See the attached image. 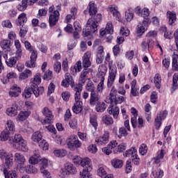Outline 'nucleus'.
Instances as JSON below:
<instances>
[{
	"mask_svg": "<svg viewBox=\"0 0 178 178\" xmlns=\"http://www.w3.org/2000/svg\"><path fill=\"white\" fill-rule=\"evenodd\" d=\"M74 99H75V103L72 106V111L74 113H76V114L80 113V112L83 111V102L80 101V99H81V93H80L79 97L77 98L75 92Z\"/></svg>",
	"mask_w": 178,
	"mask_h": 178,
	"instance_id": "obj_13",
	"label": "nucleus"
},
{
	"mask_svg": "<svg viewBox=\"0 0 178 178\" xmlns=\"http://www.w3.org/2000/svg\"><path fill=\"white\" fill-rule=\"evenodd\" d=\"M87 9L90 16H92V17L88 19L86 24V28L85 30H83V35L84 38L91 40V38H92V34L96 31H98V24H99L102 20V15L99 13L97 14L98 10L95 2L94 1H90L88 3Z\"/></svg>",
	"mask_w": 178,
	"mask_h": 178,
	"instance_id": "obj_1",
	"label": "nucleus"
},
{
	"mask_svg": "<svg viewBox=\"0 0 178 178\" xmlns=\"http://www.w3.org/2000/svg\"><path fill=\"white\" fill-rule=\"evenodd\" d=\"M97 119L96 115H92L90 117V123L91 126L94 127L95 130H97V128L98 127V120Z\"/></svg>",
	"mask_w": 178,
	"mask_h": 178,
	"instance_id": "obj_45",
	"label": "nucleus"
},
{
	"mask_svg": "<svg viewBox=\"0 0 178 178\" xmlns=\"http://www.w3.org/2000/svg\"><path fill=\"white\" fill-rule=\"evenodd\" d=\"M134 12L138 16L143 17L144 20L143 21V24L145 26L148 27L151 23V19H149V9L144 8L141 10V7L137 6L134 9Z\"/></svg>",
	"mask_w": 178,
	"mask_h": 178,
	"instance_id": "obj_5",
	"label": "nucleus"
},
{
	"mask_svg": "<svg viewBox=\"0 0 178 178\" xmlns=\"http://www.w3.org/2000/svg\"><path fill=\"white\" fill-rule=\"evenodd\" d=\"M108 76L107 79V88H112V86L115 83V80H116V74H118V67L115 63H113V60L108 61Z\"/></svg>",
	"mask_w": 178,
	"mask_h": 178,
	"instance_id": "obj_4",
	"label": "nucleus"
},
{
	"mask_svg": "<svg viewBox=\"0 0 178 178\" xmlns=\"http://www.w3.org/2000/svg\"><path fill=\"white\" fill-rule=\"evenodd\" d=\"M14 45L17 49L15 55L17 59H20V58H22V56L23 55V50L22 49V43H20V40H15L14 42Z\"/></svg>",
	"mask_w": 178,
	"mask_h": 178,
	"instance_id": "obj_17",
	"label": "nucleus"
},
{
	"mask_svg": "<svg viewBox=\"0 0 178 178\" xmlns=\"http://www.w3.org/2000/svg\"><path fill=\"white\" fill-rule=\"evenodd\" d=\"M81 61H77L74 65L72 66L70 68V72L72 74H75V73H79V72H81Z\"/></svg>",
	"mask_w": 178,
	"mask_h": 178,
	"instance_id": "obj_31",
	"label": "nucleus"
},
{
	"mask_svg": "<svg viewBox=\"0 0 178 178\" xmlns=\"http://www.w3.org/2000/svg\"><path fill=\"white\" fill-rule=\"evenodd\" d=\"M167 19H168L169 24L172 26V24H173L176 22V19H177L176 13L173 11H168Z\"/></svg>",
	"mask_w": 178,
	"mask_h": 178,
	"instance_id": "obj_26",
	"label": "nucleus"
},
{
	"mask_svg": "<svg viewBox=\"0 0 178 178\" xmlns=\"http://www.w3.org/2000/svg\"><path fill=\"white\" fill-rule=\"evenodd\" d=\"M163 152H165V150L163 149H161L160 152H158L157 156L154 158V163H156V165L161 163V159H163V157L165 156Z\"/></svg>",
	"mask_w": 178,
	"mask_h": 178,
	"instance_id": "obj_38",
	"label": "nucleus"
},
{
	"mask_svg": "<svg viewBox=\"0 0 178 178\" xmlns=\"http://www.w3.org/2000/svg\"><path fill=\"white\" fill-rule=\"evenodd\" d=\"M65 79L68 82L70 86H71L72 88H73L74 91H76V84H74L73 76H72L70 73H66L65 75Z\"/></svg>",
	"mask_w": 178,
	"mask_h": 178,
	"instance_id": "obj_34",
	"label": "nucleus"
},
{
	"mask_svg": "<svg viewBox=\"0 0 178 178\" xmlns=\"http://www.w3.org/2000/svg\"><path fill=\"white\" fill-rule=\"evenodd\" d=\"M31 115V112L27 111H20L16 118L17 122H24L26 119Z\"/></svg>",
	"mask_w": 178,
	"mask_h": 178,
	"instance_id": "obj_22",
	"label": "nucleus"
},
{
	"mask_svg": "<svg viewBox=\"0 0 178 178\" xmlns=\"http://www.w3.org/2000/svg\"><path fill=\"white\" fill-rule=\"evenodd\" d=\"M39 147H40V148L43 149V151H47L49 147V145L48 144V142L47 140H42L39 143Z\"/></svg>",
	"mask_w": 178,
	"mask_h": 178,
	"instance_id": "obj_57",
	"label": "nucleus"
},
{
	"mask_svg": "<svg viewBox=\"0 0 178 178\" xmlns=\"http://www.w3.org/2000/svg\"><path fill=\"white\" fill-rule=\"evenodd\" d=\"M125 156L129 157L131 156V159L138 157V154H137V150L136 148H131L126 151Z\"/></svg>",
	"mask_w": 178,
	"mask_h": 178,
	"instance_id": "obj_33",
	"label": "nucleus"
},
{
	"mask_svg": "<svg viewBox=\"0 0 178 178\" xmlns=\"http://www.w3.org/2000/svg\"><path fill=\"white\" fill-rule=\"evenodd\" d=\"M106 72H108V68H106V66L104 65L99 66L98 72H99V76H101V79H105V76L106 75Z\"/></svg>",
	"mask_w": 178,
	"mask_h": 178,
	"instance_id": "obj_39",
	"label": "nucleus"
},
{
	"mask_svg": "<svg viewBox=\"0 0 178 178\" xmlns=\"http://www.w3.org/2000/svg\"><path fill=\"white\" fill-rule=\"evenodd\" d=\"M6 113L8 116L15 118V116L17 115V106H15L14 107H9L8 108H7Z\"/></svg>",
	"mask_w": 178,
	"mask_h": 178,
	"instance_id": "obj_36",
	"label": "nucleus"
},
{
	"mask_svg": "<svg viewBox=\"0 0 178 178\" xmlns=\"http://www.w3.org/2000/svg\"><path fill=\"white\" fill-rule=\"evenodd\" d=\"M105 29L107 32V34L113 33V25L112 24L111 22H107Z\"/></svg>",
	"mask_w": 178,
	"mask_h": 178,
	"instance_id": "obj_61",
	"label": "nucleus"
},
{
	"mask_svg": "<svg viewBox=\"0 0 178 178\" xmlns=\"http://www.w3.org/2000/svg\"><path fill=\"white\" fill-rule=\"evenodd\" d=\"M147 27L148 26H145V25H144L143 22L141 24H139L138 25L136 31L137 34H138V35H143V34H144V33H145V31H147Z\"/></svg>",
	"mask_w": 178,
	"mask_h": 178,
	"instance_id": "obj_46",
	"label": "nucleus"
},
{
	"mask_svg": "<svg viewBox=\"0 0 178 178\" xmlns=\"http://www.w3.org/2000/svg\"><path fill=\"white\" fill-rule=\"evenodd\" d=\"M106 109V104H105L104 102L100 101L95 104V111L99 113H102V112L105 111Z\"/></svg>",
	"mask_w": 178,
	"mask_h": 178,
	"instance_id": "obj_29",
	"label": "nucleus"
},
{
	"mask_svg": "<svg viewBox=\"0 0 178 178\" xmlns=\"http://www.w3.org/2000/svg\"><path fill=\"white\" fill-rule=\"evenodd\" d=\"M42 112L45 117L44 120H41L42 124H51V123H54V114L48 107H44Z\"/></svg>",
	"mask_w": 178,
	"mask_h": 178,
	"instance_id": "obj_9",
	"label": "nucleus"
},
{
	"mask_svg": "<svg viewBox=\"0 0 178 178\" xmlns=\"http://www.w3.org/2000/svg\"><path fill=\"white\" fill-rule=\"evenodd\" d=\"M33 94H34L33 88H26L24 92L22 93V97H24V98H31Z\"/></svg>",
	"mask_w": 178,
	"mask_h": 178,
	"instance_id": "obj_42",
	"label": "nucleus"
},
{
	"mask_svg": "<svg viewBox=\"0 0 178 178\" xmlns=\"http://www.w3.org/2000/svg\"><path fill=\"white\" fill-rule=\"evenodd\" d=\"M54 154L55 155V156L57 157H63V156H66V154H67V151L65 150V149H56L54 151Z\"/></svg>",
	"mask_w": 178,
	"mask_h": 178,
	"instance_id": "obj_53",
	"label": "nucleus"
},
{
	"mask_svg": "<svg viewBox=\"0 0 178 178\" xmlns=\"http://www.w3.org/2000/svg\"><path fill=\"white\" fill-rule=\"evenodd\" d=\"M111 137V132L109 131H104L102 136L96 138L95 142L97 145H106L109 143V138Z\"/></svg>",
	"mask_w": 178,
	"mask_h": 178,
	"instance_id": "obj_12",
	"label": "nucleus"
},
{
	"mask_svg": "<svg viewBox=\"0 0 178 178\" xmlns=\"http://www.w3.org/2000/svg\"><path fill=\"white\" fill-rule=\"evenodd\" d=\"M125 19L127 22H131L134 19V13L130 11V10H128L125 12Z\"/></svg>",
	"mask_w": 178,
	"mask_h": 178,
	"instance_id": "obj_59",
	"label": "nucleus"
},
{
	"mask_svg": "<svg viewBox=\"0 0 178 178\" xmlns=\"http://www.w3.org/2000/svg\"><path fill=\"white\" fill-rule=\"evenodd\" d=\"M86 90L88 92H95V85L91 81H89L86 85Z\"/></svg>",
	"mask_w": 178,
	"mask_h": 178,
	"instance_id": "obj_48",
	"label": "nucleus"
},
{
	"mask_svg": "<svg viewBox=\"0 0 178 178\" xmlns=\"http://www.w3.org/2000/svg\"><path fill=\"white\" fill-rule=\"evenodd\" d=\"M40 172L43 175L44 178H51V173L47 170L48 168V159L45 158L40 159Z\"/></svg>",
	"mask_w": 178,
	"mask_h": 178,
	"instance_id": "obj_11",
	"label": "nucleus"
},
{
	"mask_svg": "<svg viewBox=\"0 0 178 178\" xmlns=\"http://www.w3.org/2000/svg\"><path fill=\"white\" fill-rule=\"evenodd\" d=\"M12 45V42L10 40H3L0 42V47L2 49H6V51H10V47Z\"/></svg>",
	"mask_w": 178,
	"mask_h": 178,
	"instance_id": "obj_32",
	"label": "nucleus"
},
{
	"mask_svg": "<svg viewBox=\"0 0 178 178\" xmlns=\"http://www.w3.org/2000/svg\"><path fill=\"white\" fill-rule=\"evenodd\" d=\"M60 10H62V8L59 5L56 6V10L54 6H51L49 8V24L50 27H54L59 22L60 16L59 12H60Z\"/></svg>",
	"mask_w": 178,
	"mask_h": 178,
	"instance_id": "obj_3",
	"label": "nucleus"
},
{
	"mask_svg": "<svg viewBox=\"0 0 178 178\" xmlns=\"http://www.w3.org/2000/svg\"><path fill=\"white\" fill-rule=\"evenodd\" d=\"M65 169L70 175H76V173H77V170L76 169V167H74V165H73L72 163H65Z\"/></svg>",
	"mask_w": 178,
	"mask_h": 178,
	"instance_id": "obj_30",
	"label": "nucleus"
},
{
	"mask_svg": "<svg viewBox=\"0 0 178 178\" xmlns=\"http://www.w3.org/2000/svg\"><path fill=\"white\" fill-rule=\"evenodd\" d=\"M0 159L5 160L4 165L8 169H10L13 166V154L12 153H6L5 149H0Z\"/></svg>",
	"mask_w": 178,
	"mask_h": 178,
	"instance_id": "obj_7",
	"label": "nucleus"
},
{
	"mask_svg": "<svg viewBox=\"0 0 178 178\" xmlns=\"http://www.w3.org/2000/svg\"><path fill=\"white\" fill-rule=\"evenodd\" d=\"M67 147L70 151H74L78 148H81V141L79 140V138L76 135L72 134L66 140Z\"/></svg>",
	"mask_w": 178,
	"mask_h": 178,
	"instance_id": "obj_6",
	"label": "nucleus"
},
{
	"mask_svg": "<svg viewBox=\"0 0 178 178\" xmlns=\"http://www.w3.org/2000/svg\"><path fill=\"white\" fill-rule=\"evenodd\" d=\"M105 81V78H101L100 82L97 86V91L96 92H98V94L102 93V91H104V82Z\"/></svg>",
	"mask_w": 178,
	"mask_h": 178,
	"instance_id": "obj_51",
	"label": "nucleus"
},
{
	"mask_svg": "<svg viewBox=\"0 0 178 178\" xmlns=\"http://www.w3.org/2000/svg\"><path fill=\"white\" fill-rule=\"evenodd\" d=\"M154 84L156 88H161V84H162V77L161 76V74H156L154 76Z\"/></svg>",
	"mask_w": 178,
	"mask_h": 178,
	"instance_id": "obj_40",
	"label": "nucleus"
},
{
	"mask_svg": "<svg viewBox=\"0 0 178 178\" xmlns=\"http://www.w3.org/2000/svg\"><path fill=\"white\" fill-rule=\"evenodd\" d=\"M24 23H27V15L22 13L18 16L15 24L17 26H24Z\"/></svg>",
	"mask_w": 178,
	"mask_h": 178,
	"instance_id": "obj_23",
	"label": "nucleus"
},
{
	"mask_svg": "<svg viewBox=\"0 0 178 178\" xmlns=\"http://www.w3.org/2000/svg\"><path fill=\"white\" fill-rule=\"evenodd\" d=\"M40 159V151L35 150L33 156L29 158V163L32 165H36Z\"/></svg>",
	"mask_w": 178,
	"mask_h": 178,
	"instance_id": "obj_25",
	"label": "nucleus"
},
{
	"mask_svg": "<svg viewBox=\"0 0 178 178\" xmlns=\"http://www.w3.org/2000/svg\"><path fill=\"white\" fill-rule=\"evenodd\" d=\"M14 158L17 163H19V165H24V163L26 162V158H24V156L22 153H15Z\"/></svg>",
	"mask_w": 178,
	"mask_h": 178,
	"instance_id": "obj_28",
	"label": "nucleus"
},
{
	"mask_svg": "<svg viewBox=\"0 0 178 178\" xmlns=\"http://www.w3.org/2000/svg\"><path fill=\"white\" fill-rule=\"evenodd\" d=\"M155 45V41L152 40L151 38H145L141 42L140 47L142 48L143 52H147L150 49H152Z\"/></svg>",
	"mask_w": 178,
	"mask_h": 178,
	"instance_id": "obj_10",
	"label": "nucleus"
},
{
	"mask_svg": "<svg viewBox=\"0 0 178 178\" xmlns=\"http://www.w3.org/2000/svg\"><path fill=\"white\" fill-rule=\"evenodd\" d=\"M118 145H119L118 144V141L116 140H112L108 145V146L110 147L113 152H115V150L117 149Z\"/></svg>",
	"mask_w": 178,
	"mask_h": 178,
	"instance_id": "obj_64",
	"label": "nucleus"
},
{
	"mask_svg": "<svg viewBox=\"0 0 178 178\" xmlns=\"http://www.w3.org/2000/svg\"><path fill=\"white\" fill-rule=\"evenodd\" d=\"M91 170H88V168H83L82 172H80L81 178H90L91 177V175H90V172Z\"/></svg>",
	"mask_w": 178,
	"mask_h": 178,
	"instance_id": "obj_55",
	"label": "nucleus"
},
{
	"mask_svg": "<svg viewBox=\"0 0 178 178\" xmlns=\"http://www.w3.org/2000/svg\"><path fill=\"white\" fill-rule=\"evenodd\" d=\"M148 152V147H147V145L143 143L139 147V154L140 155H145Z\"/></svg>",
	"mask_w": 178,
	"mask_h": 178,
	"instance_id": "obj_56",
	"label": "nucleus"
},
{
	"mask_svg": "<svg viewBox=\"0 0 178 178\" xmlns=\"http://www.w3.org/2000/svg\"><path fill=\"white\" fill-rule=\"evenodd\" d=\"M140 88L137 86V80L134 79L131 82V94L133 97H137L138 95V91Z\"/></svg>",
	"mask_w": 178,
	"mask_h": 178,
	"instance_id": "obj_24",
	"label": "nucleus"
},
{
	"mask_svg": "<svg viewBox=\"0 0 178 178\" xmlns=\"http://www.w3.org/2000/svg\"><path fill=\"white\" fill-rule=\"evenodd\" d=\"M111 104H115V105H118L119 104H123V102H126V97L121 96L120 95H117L114 96L113 98L110 99Z\"/></svg>",
	"mask_w": 178,
	"mask_h": 178,
	"instance_id": "obj_21",
	"label": "nucleus"
},
{
	"mask_svg": "<svg viewBox=\"0 0 178 178\" xmlns=\"http://www.w3.org/2000/svg\"><path fill=\"white\" fill-rule=\"evenodd\" d=\"M33 94L36 98L44 94V87L35 86L33 88Z\"/></svg>",
	"mask_w": 178,
	"mask_h": 178,
	"instance_id": "obj_43",
	"label": "nucleus"
},
{
	"mask_svg": "<svg viewBox=\"0 0 178 178\" xmlns=\"http://www.w3.org/2000/svg\"><path fill=\"white\" fill-rule=\"evenodd\" d=\"M17 56L15 57H10L8 60H6V63L8 67H15L16 66V63H17Z\"/></svg>",
	"mask_w": 178,
	"mask_h": 178,
	"instance_id": "obj_37",
	"label": "nucleus"
},
{
	"mask_svg": "<svg viewBox=\"0 0 178 178\" xmlns=\"http://www.w3.org/2000/svg\"><path fill=\"white\" fill-rule=\"evenodd\" d=\"M90 72H91L90 69L86 68L83 69V71L81 72L79 79V83L76 84L75 86L76 98H80V94H81V91H83V86L86 84L87 80H90V79L88 78V74H90Z\"/></svg>",
	"mask_w": 178,
	"mask_h": 178,
	"instance_id": "obj_2",
	"label": "nucleus"
},
{
	"mask_svg": "<svg viewBox=\"0 0 178 178\" xmlns=\"http://www.w3.org/2000/svg\"><path fill=\"white\" fill-rule=\"evenodd\" d=\"M109 12L113 15L117 20L120 18V13L119 12V8L116 5H111L108 7Z\"/></svg>",
	"mask_w": 178,
	"mask_h": 178,
	"instance_id": "obj_18",
	"label": "nucleus"
},
{
	"mask_svg": "<svg viewBox=\"0 0 178 178\" xmlns=\"http://www.w3.org/2000/svg\"><path fill=\"white\" fill-rule=\"evenodd\" d=\"M10 136V131H9V130L6 128L1 132V134L0 135L1 140L6 141V140H9Z\"/></svg>",
	"mask_w": 178,
	"mask_h": 178,
	"instance_id": "obj_41",
	"label": "nucleus"
},
{
	"mask_svg": "<svg viewBox=\"0 0 178 178\" xmlns=\"http://www.w3.org/2000/svg\"><path fill=\"white\" fill-rule=\"evenodd\" d=\"M81 166L85 167V169H88V170H92V164H91V159L89 158L82 159Z\"/></svg>",
	"mask_w": 178,
	"mask_h": 178,
	"instance_id": "obj_27",
	"label": "nucleus"
},
{
	"mask_svg": "<svg viewBox=\"0 0 178 178\" xmlns=\"http://www.w3.org/2000/svg\"><path fill=\"white\" fill-rule=\"evenodd\" d=\"M21 92H22V89L20 88V87L15 84L10 88L9 95L10 97H19Z\"/></svg>",
	"mask_w": 178,
	"mask_h": 178,
	"instance_id": "obj_19",
	"label": "nucleus"
},
{
	"mask_svg": "<svg viewBox=\"0 0 178 178\" xmlns=\"http://www.w3.org/2000/svg\"><path fill=\"white\" fill-rule=\"evenodd\" d=\"M177 60H178V55H174L172 56V70H175V72H177L178 70V63H177Z\"/></svg>",
	"mask_w": 178,
	"mask_h": 178,
	"instance_id": "obj_54",
	"label": "nucleus"
},
{
	"mask_svg": "<svg viewBox=\"0 0 178 178\" xmlns=\"http://www.w3.org/2000/svg\"><path fill=\"white\" fill-rule=\"evenodd\" d=\"M101 101V95L98 92H90L88 104L90 106H95Z\"/></svg>",
	"mask_w": 178,
	"mask_h": 178,
	"instance_id": "obj_14",
	"label": "nucleus"
},
{
	"mask_svg": "<svg viewBox=\"0 0 178 178\" xmlns=\"http://www.w3.org/2000/svg\"><path fill=\"white\" fill-rule=\"evenodd\" d=\"M154 178H162L163 177V172L159 169L154 170L152 172Z\"/></svg>",
	"mask_w": 178,
	"mask_h": 178,
	"instance_id": "obj_62",
	"label": "nucleus"
},
{
	"mask_svg": "<svg viewBox=\"0 0 178 178\" xmlns=\"http://www.w3.org/2000/svg\"><path fill=\"white\" fill-rule=\"evenodd\" d=\"M111 165L113 168L120 169L123 166V161L120 159H114L111 161Z\"/></svg>",
	"mask_w": 178,
	"mask_h": 178,
	"instance_id": "obj_44",
	"label": "nucleus"
},
{
	"mask_svg": "<svg viewBox=\"0 0 178 178\" xmlns=\"http://www.w3.org/2000/svg\"><path fill=\"white\" fill-rule=\"evenodd\" d=\"M52 77H54L52 71L48 70L44 74L43 80H47L48 81L49 80H52Z\"/></svg>",
	"mask_w": 178,
	"mask_h": 178,
	"instance_id": "obj_58",
	"label": "nucleus"
},
{
	"mask_svg": "<svg viewBox=\"0 0 178 178\" xmlns=\"http://www.w3.org/2000/svg\"><path fill=\"white\" fill-rule=\"evenodd\" d=\"M8 167H5L3 170V173L4 175L5 178H17V172L16 170H8Z\"/></svg>",
	"mask_w": 178,
	"mask_h": 178,
	"instance_id": "obj_20",
	"label": "nucleus"
},
{
	"mask_svg": "<svg viewBox=\"0 0 178 178\" xmlns=\"http://www.w3.org/2000/svg\"><path fill=\"white\" fill-rule=\"evenodd\" d=\"M31 140L33 143H40L42 140L41 132L38 131L34 132L31 136Z\"/></svg>",
	"mask_w": 178,
	"mask_h": 178,
	"instance_id": "obj_35",
	"label": "nucleus"
},
{
	"mask_svg": "<svg viewBox=\"0 0 178 178\" xmlns=\"http://www.w3.org/2000/svg\"><path fill=\"white\" fill-rule=\"evenodd\" d=\"M6 126L8 128V131L11 133H15L16 131V128H15V122L11 120L7 121Z\"/></svg>",
	"mask_w": 178,
	"mask_h": 178,
	"instance_id": "obj_52",
	"label": "nucleus"
},
{
	"mask_svg": "<svg viewBox=\"0 0 178 178\" xmlns=\"http://www.w3.org/2000/svg\"><path fill=\"white\" fill-rule=\"evenodd\" d=\"M31 83L35 86H38L39 84H41V74L37 73L34 76L33 79H31Z\"/></svg>",
	"mask_w": 178,
	"mask_h": 178,
	"instance_id": "obj_49",
	"label": "nucleus"
},
{
	"mask_svg": "<svg viewBox=\"0 0 178 178\" xmlns=\"http://www.w3.org/2000/svg\"><path fill=\"white\" fill-rule=\"evenodd\" d=\"M31 70H26L19 74V79H21V80H26V79H29V76H31Z\"/></svg>",
	"mask_w": 178,
	"mask_h": 178,
	"instance_id": "obj_50",
	"label": "nucleus"
},
{
	"mask_svg": "<svg viewBox=\"0 0 178 178\" xmlns=\"http://www.w3.org/2000/svg\"><path fill=\"white\" fill-rule=\"evenodd\" d=\"M119 138H121V137H127L129 135V133H127V130H126V128L124 127H122L119 129Z\"/></svg>",
	"mask_w": 178,
	"mask_h": 178,
	"instance_id": "obj_60",
	"label": "nucleus"
},
{
	"mask_svg": "<svg viewBox=\"0 0 178 178\" xmlns=\"http://www.w3.org/2000/svg\"><path fill=\"white\" fill-rule=\"evenodd\" d=\"M102 122L104 124L109 126L113 123V118L109 115H106L102 118Z\"/></svg>",
	"mask_w": 178,
	"mask_h": 178,
	"instance_id": "obj_47",
	"label": "nucleus"
},
{
	"mask_svg": "<svg viewBox=\"0 0 178 178\" xmlns=\"http://www.w3.org/2000/svg\"><path fill=\"white\" fill-rule=\"evenodd\" d=\"M109 115H112L114 118V119H118L119 118V113L120 112V108L118 106L112 105V103L109 106V107L107 109Z\"/></svg>",
	"mask_w": 178,
	"mask_h": 178,
	"instance_id": "obj_15",
	"label": "nucleus"
},
{
	"mask_svg": "<svg viewBox=\"0 0 178 178\" xmlns=\"http://www.w3.org/2000/svg\"><path fill=\"white\" fill-rule=\"evenodd\" d=\"M83 61V67H90L91 66V51H87L83 54L82 58Z\"/></svg>",
	"mask_w": 178,
	"mask_h": 178,
	"instance_id": "obj_16",
	"label": "nucleus"
},
{
	"mask_svg": "<svg viewBox=\"0 0 178 178\" xmlns=\"http://www.w3.org/2000/svg\"><path fill=\"white\" fill-rule=\"evenodd\" d=\"M10 144H18L19 145L22 151H27V144L26 140L23 139V137L20 134H15L13 137L10 138Z\"/></svg>",
	"mask_w": 178,
	"mask_h": 178,
	"instance_id": "obj_8",
	"label": "nucleus"
},
{
	"mask_svg": "<svg viewBox=\"0 0 178 178\" xmlns=\"http://www.w3.org/2000/svg\"><path fill=\"white\" fill-rule=\"evenodd\" d=\"M2 27H6V29H12L13 27V25H12V22H10V20L6 19L1 22Z\"/></svg>",
	"mask_w": 178,
	"mask_h": 178,
	"instance_id": "obj_63",
	"label": "nucleus"
}]
</instances>
